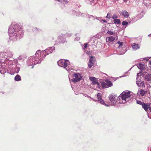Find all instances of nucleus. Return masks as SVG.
Segmentation results:
<instances>
[{"label":"nucleus","instance_id":"f257e3e1","mask_svg":"<svg viewBox=\"0 0 151 151\" xmlns=\"http://www.w3.org/2000/svg\"><path fill=\"white\" fill-rule=\"evenodd\" d=\"M8 34L10 40L15 41L22 37L24 32L20 23L11 22L8 29Z\"/></svg>","mask_w":151,"mask_h":151},{"label":"nucleus","instance_id":"f03ea898","mask_svg":"<svg viewBox=\"0 0 151 151\" xmlns=\"http://www.w3.org/2000/svg\"><path fill=\"white\" fill-rule=\"evenodd\" d=\"M40 55V51L37 50L35 54V56H30L28 58L27 60V65L28 66L33 65L31 68H33L34 65L40 63L43 60V58L41 57Z\"/></svg>","mask_w":151,"mask_h":151},{"label":"nucleus","instance_id":"7ed1b4c3","mask_svg":"<svg viewBox=\"0 0 151 151\" xmlns=\"http://www.w3.org/2000/svg\"><path fill=\"white\" fill-rule=\"evenodd\" d=\"M130 91H128V92L124 91L122 92L118 96L117 98V100H120V98L124 101H123L122 103L125 104L127 102H130V101H131V94L130 93Z\"/></svg>","mask_w":151,"mask_h":151},{"label":"nucleus","instance_id":"20e7f679","mask_svg":"<svg viewBox=\"0 0 151 151\" xmlns=\"http://www.w3.org/2000/svg\"><path fill=\"white\" fill-rule=\"evenodd\" d=\"M12 56L13 54L11 52H0V57L4 58L6 60V61L9 60V63L10 64L13 63V60L12 59H14L13 58H12Z\"/></svg>","mask_w":151,"mask_h":151},{"label":"nucleus","instance_id":"39448f33","mask_svg":"<svg viewBox=\"0 0 151 151\" xmlns=\"http://www.w3.org/2000/svg\"><path fill=\"white\" fill-rule=\"evenodd\" d=\"M55 47L53 46L48 47L46 49L42 51L40 50H38L40 51V53L41 54L40 56L42 58H43L44 59L46 55L50 53H52L53 51L55 50Z\"/></svg>","mask_w":151,"mask_h":151},{"label":"nucleus","instance_id":"423d86ee","mask_svg":"<svg viewBox=\"0 0 151 151\" xmlns=\"http://www.w3.org/2000/svg\"><path fill=\"white\" fill-rule=\"evenodd\" d=\"M58 65L60 66L63 67L67 71H68L69 69L67 68L68 66L70 65V62L68 60H58L57 62Z\"/></svg>","mask_w":151,"mask_h":151},{"label":"nucleus","instance_id":"0eeeda50","mask_svg":"<svg viewBox=\"0 0 151 151\" xmlns=\"http://www.w3.org/2000/svg\"><path fill=\"white\" fill-rule=\"evenodd\" d=\"M73 75L74 76L75 78L71 79L70 80V81L74 83H76L81 80L82 76L80 73H75Z\"/></svg>","mask_w":151,"mask_h":151},{"label":"nucleus","instance_id":"6e6552de","mask_svg":"<svg viewBox=\"0 0 151 151\" xmlns=\"http://www.w3.org/2000/svg\"><path fill=\"white\" fill-rule=\"evenodd\" d=\"M117 97L115 94H111L110 95L109 97V99L110 101L111 105L114 106L116 102V98Z\"/></svg>","mask_w":151,"mask_h":151},{"label":"nucleus","instance_id":"1a4fd4ad","mask_svg":"<svg viewBox=\"0 0 151 151\" xmlns=\"http://www.w3.org/2000/svg\"><path fill=\"white\" fill-rule=\"evenodd\" d=\"M65 36L64 35L59 36L58 37V40L56 41L57 43L58 44L61 43L63 44L66 42Z\"/></svg>","mask_w":151,"mask_h":151},{"label":"nucleus","instance_id":"9d476101","mask_svg":"<svg viewBox=\"0 0 151 151\" xmlns=\"http://www.w3.org/2000/svg\"><path fill=\"white\" fill-rule=\"evenodd\" d=\"M97 99H98V102L102 104H103L106 107H108L109 105L106 104L104 101L102 99V94L100 93H98L97 95Z\"/></svg>","mask_w":151,"mask_h":151},{"label":"nucleus","instance_id":"9b49d317","mask_svg":"<svg viewBox=\"0 0 151 151\" xmlns=\"http://www.w3.org/2000/svg\"><path fill=\"white\" fill-rule=\"evenodd\" d=\"M144 79L145 81H151V74L147 73L146 75H144Z\"/></svg>","mask_w":151,"mask_h":151},{"label":"nucleus","instance_id":"f8f14e48","mask_svg":"<svg viewBox=\"0 0 151 151\" xmlns=\"http://www.w3.org/2000/svg\"><path fill=\"white\" fill-rule=\"evenodd\" d=\"M21 65L20 64L18 63H17L16 66L15 67L14 70V73H19L20 68Z\"/></svg>","mask_w":151,"mask_h":151},{"label":"nucleus","instance_id":"ddd939ff","mask_svg":"<svg viewBox=\"0 0 151 151\" xmlns=\"http://www.w3.org/2000/svg\"><path fill=\"white\" fill-rule=\"evenodd\" d=\"M143 77L140 73H137V74L136 83H138V82L142 81L141 78Z\"/></svg>","mask_w":151,"mask_h":151},{"label":"nucleus","instance_id":"4468645a","mask_svg":"<svg viewBox=\"0 0 151 151\" xmlns=\"http://www.w3.org/2000/svg\"><path fill=\"white\" fill-rule=\"evenodd\" d=\"M150 104H145L143 103L142 104V107L145 111L147 112L148 110V108L150 107Z\"/></svg>","mask_w":151,"mask_h":151},{"label":"nucleus","instance_id":"2eb2a0df","mask_svg":"<svg viewBox=\"0 0 151 151\" xmlns=\"http://www.w3.org/2000/svg\"><path fill=\"white\" fill-rule=\"evenodd\" d=\"M132 48L134 50H136L139 49L140 46L139 45L136 43H134L132 45Z\"/></svg>","mask_w":151,"mask_h":151},{"label":"nucleus","instance_id":"dca6fc26","mask_svg":"<svg viewBox=\"0 0 151 151\" xmlns=\"http://www.w3.org/2000/svg\"><path fill=\"white\" fill-rule=\"evenodd\" d=\"M121 14L125 18H127L129 16L128 12L126 10H123Z\"/></svg>","mask_w":151,"mask_h":151},{"label":"nucleus","instance_id":"f3484780","mask_svg":"<svg viewBox=\"0 0 151 151\" xmlns=\"http://www.w3.org/2000/svg\"><path fill=\"white\" fill-rule=\"evenodd\" d=\"M105 82L106 83L107 88L111 87L113 86V84L109 80H106L105 81Z\"/></svg>","mask_w":151,"mask_h":151},{"label":"nucleus","instance_id":"a211bd4d","mask_svg":"<svg viewBox=\"0 0 151 151\" xmlns=\"http://www.w3.org/2000/svg\"><path fill=\"white\" fill-rule=\"evenodd\" d=\"M14 80L15 81H21V78L20 75H17L15 76Z\"/></svg>","mask_w":151,"mask_h":151},{"label":"nucleus","instance_id":"6ab92c4d","mask_svg":"<svg viewBox=\"0 0 151 151\" xmlns=\"http://www.w3.org/2000/svg\"><path fill=\"white\" fill-rule=\"evenodd\" d=\"M137 85L139 87H145V86L144 81H141L140 82H138V83H136Z\"/></svg>","mask_w":151,"mask_h":151},{"label":"nucleus","instance_id":"aec40b11","mask_svg":"<svg viewBox=\"0 0 151 151\" xmlns=\"http://www.w3.org/2000/svg\"><path fill=\"white\" fill-rule=\"evenodd\" d=\"M137 68L139 69H143L145 68V65L143 64L140 63L137 65Z\"/></svg>","mask_w":151,"mask_h":151},{"label":"nucleus","instance_id":"412c9836","mask_svg":"<svg viewBox=\"0 0 151 151\" xmlns=\"http://www.w3.org/2000/svg\"><path fill=\"white\" fill-rule=\"evenodd\" d=\"M113 22L114 24H119L121 23V21L119 19H114Z\"/></svg>","mask_w":151,"mask_h":151},{"label":"nucleus","instance_id":"4be33fe9","mask_svg":"<svg viewBox=\"0 0 151 151\" xmlns=\"http://www.w3.org/2000/svg\"><path fill=\"white\" fill-rule=\"evenodd\" d=\"M139 93V94L142 96H143L145 93V91L143 89H140V91H139V90H138V93Z\"/></svg>","mask_w":151,"mask_h":151},{"label":"nucleus","instance_id":"5701e85b","mask_svg":"<svg viewBox=\"0 0 151 151\" xmlns=\"http://www.w3.org/2000/svg\"><path fill=\"white\" fill-rule=\"evenodd\" d=\"M7 70L4 68H2L0 70V73L2 74H4L6 73Z\"/></svg>","mask_w":151,"mask_h":151},{"label":"nucleus","instance_id":"b1692460","mask_svg":"<svg viewBox=\"0 0 151 151\" xmlns=\"http://www.w3.org/2000/svg\"><path fill=\"white\" fill-rule=\"evenodd\" d=\"M107 39L109 41L111 42H113L115 40V38L113 36L108 37Z\"/></svg>","mask_w":151,"mask_h":151},{"label":"nucleus","instance_id":"393cba45","mask_svg":"<svg viewBox=\"0 0 151 151\" xmlns=\"http://www.w3.org/2000/svg\"><path fill=\"white\" fill-rule=\"evenodd\" d=\"M88 18L90 20H94L95 19L96 16L88 15Z\"/></svg>","mask_w":151,"mask_h":151},{"label":"nucleus","instance_id":"a878e982","mask_svg":"<svg viewBox=\"0 0 151 151\" xmlns=\"http://www.w3.org/2000/svg\"><path fill=\"white\" fill-rule=\"evenodd\" d=\"M107 33L109 35H112L115 34V31H113L111 30H108Z\"/></svg>","mask_w":151,"mask_h":151},{"label":"nucleus","instance_id":"bb28decb","mask_svg":"<svg viewBox=\"0 0 151 151\" xmlns=\"http://www.w3.org/2000/svg\"><path fill=\"white\" fill-rule=\"evenodd\" d=\"M56 1H57L61 3H63V4H64V3L65 4H67L68 2V1H65L64 0H55Z\"/></svg>","mask_w":151,"mask_h":151},{"label":"nucleus","instance_id":"cd10ccee","mask_svg":"<svg viewBox=\"0 0 151 151\" xmlns=\"http://www.w3.org/2000/svg\"><path fill=\"white\" fill-rule=\"evenodd\" d=\"M78 15L77 14L76 15L78 16H81L82 17H85L86 16V14L83 13H82L80 12H78Z\"/></svg>","mask_w":151,"mask_h":151},{"label":"nucleus","instance_id":"c85d7f7f","mask_svg":"<svg viewBox=\"0 0 151 151\" xmlns=\"http://www.w3.org/2000/svg\"><path fill=\"white\" fill-rule=\"evenodd\" d=\"M101 86L103 88H107L106 83L103 82H101Z\"/></svg>","mask_w":151,"mask_h":151},{"label":"nucleus","instance_id":"c756f323","mask_svg":"<svg viewBox=\"0 0 151 151\" xmlns=\"http://www.w3.org/2000/svg\"><path fill=\"white\" fill-rule=\"evenodd\" d=\"M85 2L88 4H91L93 2L94 0H85Z\"/></svg>","mask_w":151,"mask_h":151},{"label":"nucleus","instance_id":"7c9ffc66","mask_svg":"<svg viewBox=\"0 0 151 151\" xmlns=\"http://www.w3.org/2000/svg\"><path fill=\"white\" fill-rule=\"evenodd\" d=\"M141 73V74L142 75V77H143V78L144 77V75L145 74V75H146V74L147 73H148L146 72L145 70H142L141 71V72H140Z\"/></svg>","mask_w":151,"mask_h":151},{"label":"nucleus","instance_id":"2f4dec72","mask_svg":"<svg viewBox=\"0 0 151 151\" xmlns=\"http://www.w3.org/2000/svg\"><path fill=\"white\" fill-rule=\"evenodd\" d=\"M83 96H85V97H88V98H90L91 99H92V100H93L94 101H96V100H95V99H93L92 98L91 96H90L87 95V94H86L83 93Z\"/></svg>","mask_w":151,"mask_h":151},{"label":"nucleus","instance_id":"473e14b6","mask_svg":"<svg viewBox=\"0 0 151 151\" xmlns=\"http://www.w3.org/2000/svg\"><path fill=\"white\" fill-rule=\"evenodd\" d=\"M93 56H91L89 59V62L90 63H94V61H93Z\"/></svg>","mask_w":151,"mask_h":151},{"label":"nucleus","instance_id":"72a5a7b5","mask_svg":"<svg viewBox=\"0 0 151 151\" xmlns=\"http://www.w3.org/2000/svg\"><path fill=\"white\" fill-rule=\"evenodd\" d=\"M93 63H90L88 62V67L89 68H91L93 65Z\"/></svg>","mask_w":151,"mask_h":151},{"label":"nucleus","instance_id":"f704fd0d","mask_svg":"<svg viewBox=\"0 0 151 151\" xmlns=\"http://www.w3.org/2000/svg\"><path fill=\"white\" fill-rule=\"evenodd\" d=\"M122 24L123 25L127 26L128 24V22L126 21H123L122 22Z\"/></svg>","mask_w":151,"mask_h":151},{"label":"nucleus","instance_id":"c9c22d12","mask_svg":"<svg viewBox=\"0 0 151 151\" xmlns=\"http://www.w3.org/2000/svg\"><path fill=\"white\" fill-rule=\"evenodd\" d=\"M89 79L91 81H92V82L93 81H94L96 80V78L95 77H90Z\"/></svg>","mask_w":151,"mask_h":151},{"label":"nucleus","instance_id":"e433bc0d","mask_svg":"<svg viewBox=\"0 0 151 151\" xmlns=\"http://www.w3.org/2000/svg\"><path fill=\"white\" fill-rule=\"evenodd\" d=\"M98 82L96 80L94 81H92V83H91V84H92L93 85H96Z\"/></svg>","mask_w":151,"mask_h":151},{"label":"nucleus","instance_id":"4c0bfd02","mask_svg":"<svg viewBox=\"0 0 151 151\" xmlns=\"http://www.w3.org/2000/svg\"><path fill=\"white\" fill-rule=\"evenodd\" d=\"M118 17V16L115 14H114L112 16V17H111V18L113 19H116Z\"/></svg>","mask_w":151,"mask_h":151},{"label":"nucleus","instance_id":"58836bf2","mask_svg":"<svg viewBox=\"0 0 151 151\" xmlns=\"http://www.w3.org/2000/svg\"><path fill=\"white\" fill-rule=\"evenodd\" d=\"M117 43L119 45V47H121L123 45V42L119 41L117 42Z\"/></svg>","mask_w":151,"mask_h":151},{"label":"nucleus","instance_id":"ea45409f","mask_svg":"<svg viewBox=\"0 0 151 151\" xmlns=\"http://www.w3.org/2000/svg\"><path fill=\"white\" fill-rule=\"evenodd\" d=\"M136 102L137 104L142 105L143 103H144L143 102H142L141 101L139 100H137Z\"/></svg>","mask_w":151,"mask_h":151},{"label":"nucleus","instance_id":"a19ab883","mask_svg":"<svg viewBox=\"0 0 151 151\" xmlns=\"http://www.w3.org/2000/svg\"><path fill=\"white\" fill-rule=\"evenodd\" d=\"M95 19L99 20L101 22L102 19H101V18L100 17H97L96 16Z\"/></svg>","mask_w":151,"mask_h":151},{"label":"nucleus","instance_id":"79ce46f5","mask_svg":"<svg viewBox=\"0 0 151 151\" xmlns=\"http://www.w3.org/2000/svg\"><path fill=\"white\" fill-rule=\"evenodd\" d=\"M97 86L98 87V88L99 89H101V85L98 82L97 83Z\"/></svg>","mask_w":151,"mask_h":151},{"label":"nucleus","instance_id":"37998d69","mask_svg":"<svg viewBox=\"0 0 151 151\" xmlns=\"http://www.w3.org/2000/svg\"><path fill=\"white\" fill-rule=\"evenodd\" d=\"M7 73L11 74V75H13L14 74L13 72H11L10 70H7Z\"/></svg>","mask_w":151,"mask_h":151},{"label":"nucleus","instance_id":"c03bdc74","mask_svg":"<svg viewBox=\"0 0 151 151\" xmlns=\"http://www.w3.org/2000/svg\"><path fill=\"white\" fill-rule=\"evenodd\" d=\"M110 14L108 13L106 16V18H108V19H110L111 18V16H110Z\"/></svg>","mask_w":151,"mask_h":151},{"label":"nucleus","instance_id":"a18cd8bd","mask_svg":"<svg viewBox=\"0 0 151 151\" xmlns=\"http://www.w3.org/2000/svg\"><path fill=\"white\" fill-rule=\"evenodd\" d=\"M87 43H85L83 45V49H85L87 47Z\"/></svg>","mask_w":151,"mask_h":151},{"label":"nucleus","instance_id":"49530a36","mask_svg":"<svg viewBox=\"0 0 151 151\" xmlns=\"http://www.w3.org/2000/svg\"><path fill=\"white\" fill-rule=\"evenodd\" d=\"M80 39V38L79 37H76V38L75 39V41H78Z\"/></svg>","mask_w":151,"mask_h":151},{"label":"nucleus","instance_id":"de8ad7c7","mask_svg":"<svg viewBox=\"0 0 151 151\" xmlns=\"http://www.w3.org/2000/svg\"><path fill=\"white\" fill-rule=\"evenodd\" d=\"M103 21L104 22H105V23H106L107 22V21H106V20H105V19H102L101 22L102 23Z\"/></svg>","mask_w":151,"mask_h":151},{"label":"nucleus","instance_id":"09e8293b","mask_svg":"<svg viewBox=\"0 0 151 151\" xmlns=\"http://www.w3.org/2000/svg\"><path fill=\"white\" fill-rule=\"evenodd\" d=\"M144 60H145L146 61H147L148 60H149V59L148 58H145L144 59Z\"/></svg>","mask_w":151,"mask_h":151},{"label":"nucleus","instance_id":"8fccbe9b","mask_svg":"<svg viewBox=\"0 0 151 151\" xmlns=\"http://www.w3.org/2000/svg\"><path fill=\"white\" fill-rule=\"evenodd\" d=\"M149 64L150 65H151V61H149Z\"/></svg>","mask_w":151,"mask_h":151},{"label":"nucleus","instance_id":"3c124183","mask_svg":"<svg viewBox=\"0 0 151 151\" xmlns=\"http://www.w3.org/2000/svg\"><path fill=\"white\" fill-rule=\"evenodd\" d=\"M149 110H150V111L151 112V107H149Z\"/></svg>","mask_w":151,"mask_h":151},{"label":"nucleus","instance_id":"603ef678","mask_svg":"<svg viewBox=\"0 0 151 151\" xmlns=\"http://www.w3.org/2000/svg\"><path fill=\"white\" fill-rule=\"evenodd\" d=\"M148 36L151 37V33L148 35Z\"/></svg>","mask_w":151,"mask_h":151},{"label":"nucleus","instance_id":"864d4df0","mask_svg":"<svg viewBox=\"0 0 151 151\" xmlns=\"http://www.w3.org/2000/svg\"><path fill=\"white\" fill-rule=\"evenodd\" d=\"M71 36V34H69V35H68V36L69 37L70 36Z\"/></svg>","mask_w":151,"mask_h":151},{"label":"nucleus","instance_id":"5fc2aeb1","mask_svg":"<svg viewBox=\"0 0 151 151\" xmlns=\"http://www.w3.org/2000/svg\"><path fill=\"white\" fill-rule=\"evenodd\" d=\"M125 52H124L123 53V54H121V53L120 54H120H119V55H122V54H124V53H125Z\"/></svg>","mask_w":151,"mask_h":151},{"label":"nucleus","instance_id":"6e6d98bb","mask_svg":"<svg viewBox=\"0 0 151 151\" xmlns=\"http://www.w3.org/2000/svg\"><path fill=\"white\" fill-rule=\"evenodd\" d=\"M119 103H121V102H119Z\"/></svg>","mask_w":151,"mask_h":151},{"label":"nucleus","instance_id":"4d7b16f0","mask_svg":"<svg viewBox=\"0 0 151 151\" xmlns=\"http://www.w3.org/2000/svg\"><path fill=\"white\" fill-rule=\"evenodd\" d=\"M2 93H4V92H3Z\"/></svg>","mask_w":151,"mask_h":151}]
</instances>
